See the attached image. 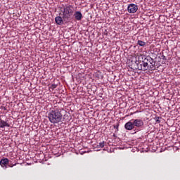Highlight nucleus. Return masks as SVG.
Wrapping results in <instances>:
<instances>
[{"label": "nucleus", "mask_w": 180, "mask_h": 180, "mask_svg": "<svg viewBox=\"0 0 180 180\" xmlns=\"http://www.w3.org/2000/svg\"><path fill=\"white\" fill-rule=\"evenodd\" d=\"M63 112L64 110L62 108H55L51 110L48 113V119L52 124H57L63 120Z\"/></svg>", "instance_id": "nucleus-1"}, {"label": "nucleus", "mask_w": 180, "mask_h": 180, "mask_svg": "<svg viewBox=\"0 0 180 180\" xmlns=\"http://www.w3.org/2000/svg\"><path fill=\"white\" fill-rule=\"evenodd\" d=\"M61 12L64 22H70L71 17L74 15V8L71 5L64 6Z\"/></svg>", "instance_id": "nucleus-2"}, {"label": "nucleus", "mask_w": 180, "mask_h": 180, "mask_svg": "<svg viewBox=\"0 0 180 180\" xmlns=\"http://www.w3.org/2000/svg\"><path fill=\"white\" fill-rule=\"evenodd\" d=\"M142 61H143L144 63H146V64L148 65V63L150 64L149 65L150 70H152L153 71L155 70V62H154V59L151 58V56H142Z\"/></svg>", "instance_id": "nucleus-3"}, {"label": "nucleus", "mask_w": 180, "mask_h": 180, "mask_svg": "<svg viewBox=\"0 0 180 180\" xmlns=\"http://www.w3.org/2000/svg\"><path fill=\"white\" fill-rule=\"evenodd\" d=\"M136 64L137 65L136 70H139V71H147V70H150V65H148V63L143 62V60L142 63L140 64V63H136Z\"/></svg>", "instance_id": "nucleus-4"}, {"label": "nucleus", "mask_w": 180, "mask_h": 180, "mask_svg": "<svg viewBox=\"0 0 180 180\" xmlns=\"http://www.w3.org/2000/svg\"><path fill=\"white\" fill-rule=\"evenodd\" d=\"M131 122L134 123V127H137L138 129H141L144 126V122L141 119H132Z\"/></svg>", "instance_id": "nucleus-5"}, {"label": "nucleus", "mask_w": 180, "mask_h": 180, "mask_svg": "<svg viewBox=\"0 0 180 180\" xmlns=\"http://www.w3.org/2000/svg\"><path fill=\"white\" fill-rule=\"evenodd\" d=\"M127 11L129 13H136L137 11H139V6L134 4H131L128 6Z\"/></svg>", "instance_id": "nucleus-6"}, {"label": "nucleus", "mask_w": 180, "mask_h": 180, "mask_svg": "<svg viewBox=\"0 0 180 180\" xmlns=\"http://www.w3.org/2000/svg\"><path fill=\"white\" fill-rule=\"evenodd\" d=\"M8 164H9V159H8V158H5L0 160L1 167H2V168H5V169H6V168H8Z\"/></svg>", "instance_id": "nucleus-7"}, {"label": "nucleus", "mask_w": 180, "mask_h": 180, "mask_svg": "<svg viewBox=\"0 0 180 180\" xmlns=\"http://www.w3.org/2000/svg\"><path fill=\"white\" fill-rule=\"evenodd\" d=\"M124 129L126 130H133L134 129V124L131 120L124 124Z\"/></svg>", "instance_id": "nucleus-8"}, {"label": "nucleus", "mask_w": 180, "mask_h": 180, "mask_svg": "<svg viewBox=\"0 0 180 180\" xmlns=\"http://www.w3.org/2000/svg\"><path fill=\"white\" fill-rule=\"evenodd\" d=\"M73 15L76 20H78V21L82 20L83 15H82V13H81V11L75 12Z\"/></svg>", "instance_id": "nucleus-9"}, {"label": "nucleus", "mask_w": 180, "mask_h": 180, "mask_svg": "<svg viewBox=\"0 0 180 180\" xmlns=\"http://www.w3.org/2000/svg\"><path fill=\"white\" fill-rule=\"evenodd\" d=\"M55 22L56 25H63L64 23V19L61 16H57L55 18Z\"/></svg>", "instance_id": "nucleus-10"}, {"label": "nucleus", "mask_w": 180, "mask_h": 180, "mask_svg": "<svg viewBox=\"0 0 180 180\" xmlns=\"http://www.w3.org/2000/svg\"><path fill=\"white\" fill-rule=\"evenodd\" d=\"M4 127H11V124L0 119V129H4Z\"/></svg>", "instance_id": "nucleus-11"}, {"label": "nucleus", "mask_w": 180, "mask_h": 180, "mask_svg": "<svg viewBox=\"0 0 180 180\" xmlns=\"http://www.w3.org/2000/svg\"><path fill=\"white\" fill-rule=\"evenodd\" d=\"M137 44L141 47H144L146 46V42L141 40H138Z\"/></svg>", "instance_id": "nucleus-12"}, {"label": "nucleus", "mask_w": 180, "mask_h": 180, "mask_svg": "<svg viewBox=\"0 0 180 180\" xmlns=\"http://www.w3.org/2000/svg\"><path fill=\"white\" fill-rule=\"evenodd\" d=\"M105 147V141L101 142L97 145V148H103Z\"/></svg>", "instance_id": "nucleus-13"}, {"label": "nucleus", "mask_w": 180, "mask_h": 180, "mask_svg": "<svg viewBox=\"0 0 180 180\" xmlns=\"http://www.w3.org/2000/svg\"><path fill=\"white\" fill-rule=\"evenodd\" d=\"M160 119H161V117H155V120L156 123H161V120H160Z\"/></svg>", "instance_id": "nucleus-14"}, {"label": "nucleus", "mask_w": 180, "mask_h": 180, "mask_svg": "<svg viewBox=\"0 0 180 180\" xmlns=\"http://www.w3.org/2000/svg\"><path fill=\"white\" fill-rule=\"evenodd\" d=\"M51 86H52V88H53V89L57 88V85H56V84H52Z\"/></svg>", "instance_id": "nucleus-15"}, {"label": "nucleus", "mask_w": 180, "mask_h": 180, "mask_svg": "<svg viewBox=\"0 0 180 180\" xmlns=\"http://www.w3.org/2000/svg\"><path fill=\"white\" fill-rule=\"evenodd\" d=\"M162 60H167V58H165V56H164V55L162 56Z\"/></svg>", "instance_id": "nucleus-16"}, {"label": "nucleus", "mask_w": 180, "mask_h": 180, "mask_svg": "<svg viewBox=\"0 0 180 180\" xmlns=\"http://www.w3.org/2000/svg\"><path fill=\"white\" fill-rule=\"evenodd\" d=\"M68 115H63V119H65V117H67Z\"/></svg>", "instance_id": "nucleus-17"}, {"label": "nucleus", "mask_w": 180, "mask_h": 180, "mask_svg": "<svg viewBox=\"0 0 180 180\" xmlns=\"http://www.w3.org/2000/svg\"><path fill=\"white\" fill-rule=\"evenodd\" d=\"M14 165H16V164H14L13 166L8 165L10 168H12V167H14Z\"/></svg>", "instance_id": "nucleus-18"}]
</instances>
